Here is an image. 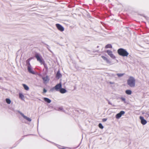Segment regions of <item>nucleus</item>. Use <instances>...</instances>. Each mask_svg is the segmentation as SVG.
<instances>
[{
  "label": "nucleus",
  "instance_id": "24",
  "mask_svg": "<svg viewBox=\"0 0 149 149\" xmlns=\"http://www.w3.org/2000/svg\"><path fill=\"white\" fill-rule=\"evenodd\" d=\"M107 118H103L102 119V121L103 122H105L106 121H107Z\"/></svg>",
  "mask_w": 149,
  "mask_h": 149
},
{
  "label": "nucleus",
  "instance_id": "17",
  "mask_svg": "<svg viewBox=\"0 0 149 149\" xmlns=\"http://www.w3.org/2000/svg\"><path fill=\"white\" fill-rule=\"evenodd\" d=\"M22 85L25 90H29V88L26 85L24 84H23Z\"/></svg>",
  "mask_w": 149,
  "mask_h": 149
},
{
  "label": "nucleus",
  "instance_id": "5",
  "mask_svg": "<svg viewBox=\"0 0 149 149\" xmlns=\"http://www.w3.org/2000/svg\"><path fill=\"white\" fill-rule=\"evenodd\" d=\"M28 65L27 67V69L28 71L30 73H32L33 74H35L33 70L32 69L31 66L30 65V63L29 62V61L28 62Z\"/></svg>",
  "mask_w": 149,
  "mask_h": 149
},
{
  "label": "nucleus",
  "instance_id": "27",
  "mask_svg": "<svg viewBox=\"0 0 149 149\" xmlns=\"http://www.w3.org/2000/svg\"><path fill=\"white\" fill-rule=\"evenodd\" d=\"M61 149H66L65 148H61Z\"/></svg>",
  "mask_w": 149,
  "mask_h": 149
},
{
  "label": "nucleus",
  "instance_id": "7",
  "mask_svg": "<svg viewBox=\"0 0 149 149\" xmlns=\"http://www.w3.org/2000/svg\"><path fill=\"white\" fill-rule=\"evenodd\" d=\"M35 57L36 58L38 61L42 64L43 63V61L41 58H40L38 54H36L35 55Z\"/></svg>",
  "mask_w": 149,
  "mask_h": 149
},
{
  "label": "nucleus",
  "instance_id": "20",
  "mask_svg": "<svg viewBox=\"0 0 149 149\" xmlns=\"http://www.w3.org/2000/svg\"><path fill=\"white\" fill-rule=\"evenodd\" d=\"M101 57L104 60H106L107 61L108 60L107 58L104 56H101Z\"/></svg>",
  "mask_w": 149,
  "mask_h": 149
},
{
  "label": "nucleus",
  "instance_id": "23",
  "mask_svg": "<svg viewBox=\"0 0 149 149\" xmlns=\"http://www.w3.org/2000/svg\"><path fill=\"white\" fill-rule=\"evenodd\" d=\"M121 100L123 101H125V98H124V97H122L121 98Z\"/></svg>",
  "mask_w": 149,
  "mask_h": 149
},
{
  "label": "nucleus",
  "instance_id": "2",
  "mask_svg": "<svg viewBox=\"0 0 149 149\" xmlns=\"http://www.w3.org/2000/svg\"><path fill=\"white\" fill-rule=\"evenodd\" d=\"M118 54L120 56H127L129 55L128 53L125 49L120 48L117 51Z\"/></svg>",
  "mask_w": 149,
  "mask_h": 149
},
{
  "label": "nucleus",
  "instance_id": "26",
  "mask_svg": "<svg viewBox=\"0 0 149 149\" xmlns=\"http://www.w3.org/2000/svg\"><path fill=\"white\" fill-rule=\"evenodd\" d=\"M109 83L110 84H114V83L113 82H109Z\"/></svg>",
  "mask_w": 149,
  "mask_h": 149
},
{
  "label": "nucleus",
  "instance_id": "14",
  "mask_svg": "<svg viewBox=\"0 0 149 149\" xmlns=\"http://www.w3.org/2000/svg\"><path fill=\"white\" fill-rule=\"evenodd\" d=\"M43 99L45 101L48 103H50L51 102V100H50L47 98L44 97L43 98Z\"/></svg>",
  "mask_w": 149,
  "mask_h": 149
},
{
  "label": "nucleus",
  "instance_id": "21",
  "mask_svg": "<svg viewBox=\"0 0 149 149\" xmlns=\"http://www.w3.org/2000/svg\"><path fill=\"white\" fill-rule=\"evenodd\" d=\"M99 127L101 129H102L103 128V126H102L101 123H99L98 125Z\"/></svg>",
  "mask_w": 149,
  "mask_h": 149
},
{
  "label": "nucleus",
  "instance_id": "13",
  "mask_svg": "<svg viewBox=\"0 0 149 149\" xmlns=\"http://www.w3.org/2000/svg\"><path fill=\"white\" fill-rule=\"evenodd\" d=\"M42 79L44 81V83H45L46 81H48L49 80L47 76L45 77H43Z\"/></svg>",
  "mask_w": 149,
  "mask_h": 149
},
{
  "label": "nucleus",
  "instance_id": "25",
  "mask_svg": "<svg viewBox=\"0 0 149 149\" xmlns=\"http://www.w3.org/2000/svg\"><path fill=\"white\" fill-rule=\"evenodd\" d=\"M43 91L44 93H45L47 92V91L45 88H44Z\"/></svg>",
  "mask_w": 149,
  "mask_h": 149
},
{
  "label": "nucleus",
  "instance_id": "22",
  "mask_svg": "<svg viewBox=\"0 0 149 149\" xmlns=\"http://www.w3.org/2000/svg\"><path fill=\"white\" fill-rule=\"evenodd\" d=\"M124 75V74H117V75L118 77H121L122 76H123Z\"/></svg>",
  "mask_w": 149,
  "mask_h": 149
},
{
  "label": "nucleus",
  "instance_id": "4",
  "mask_svg": "<svg viewBox=\"0 0 149 149\" xmlns=\"http://www.w3.org/2000/svg\"><path fill=\"white\" fill-rule=\"evenodd\" d=\"M56 26L58 29L59 31H63L64 30V28L59 24H56Z\"/></svg>",
  "mask_w": 149,
  "mask_h": 149
},
{
  "label": "nucleus",
  "instance_id": "1",
  "mask_svg": "<svg viewBox=\"0 0 149 149\" xmlns=\"http://www.w3.org/2000/svg\"><path fill=\"white\" fill-rule=\"evenodd\" d=\"M127 84L131 87H134L135 86L136 80L132 77H130L127 80Z\"/></svg>",
  "mask_w": 149,
  "mask_h": 149
},
{
  "label": "nucleus",
  "instance_id": "18",
  "mask_svg": "<svg viewBox=\"0 0 149 149\" xmlns=\"http://www.w3.org/2000/svg\"><path fill=\"white\" fill-rule=\"evenodd\" d=\"M125 93L128 95H131L132 93V91L130 90H127L125 91Z\"/></svg>",
  "mask_w": 149,
  "mask_h": 149
},
{
  "label": "nucleus",
  "instance_id": "8",
  "mask_svg": "<svg viewBox=\"0 0 149 149\" xmlns=\"http://www.w3.org/2000/svg\"><path fill=\"white\" fill-rule=\"evenodd\" d=\"M125 112L124 111H121L119 113L117 114L116 116V117L117 119L119 118L122 116L125 113Z\"/></svg>",
  "mask_w": 149,
  "mask_h": 149
},
{
  "label": "nucleus",
  "instance_id": "16",
  "mask_svg": "<svg viewBox=\"0 0 149 149\" xmlns=\"http://www.w3.org/2000/svg\"><path fill=\"white\" fill-rule=\"evenodd\" d=\"M112 46L110 44H107L105 47L106 48H112Z\"/></svg>",
  "mask_w": 149,
  "mask_h": 149
},
{
  "label": "nucleus",
  "instance_id": "6",
  "mask_svg": "<svg viewBox=\"0 0 149 149\" xmlns=\"http://www.w3.org/2000/svg\"><path fill=\"white\" fill-rule=\"evenodd\" d=\"M107 52L109 55L113 59H115L116 58L115 56L113 54L112 52V51L109 50H108L107 51Z\"/></svg>",
  "mask_w": 149,
  "mask_h": 149
},
{
  "label": "nucleus",
  "instance_id": "19",
  "mask_svg": "<svg viewBox=\"0 0 149 149\" xmlns=\"http://www.w3.org/2000/svg\"><path fill=\"white\" fill-rule=\"evenodd\" d=\"M6 102L8 104H10L11 103L10 100L8 98H7L6 99Z\"/></svg>",
  "mask_w": 149,
  "mask_h": 149
},
{
  "label": "nucleus",
  "instance_id": "15",
  "mask_svg": "<svg viewBox=\"0 0 149 149\" xmlns=\"http://www.w3.org/2000/svg\"><path fill=\"white\" fill-rule=\"evenodd\" d=\"M19 98L22 100H24V97L23 94L21 93H19Z\"/></svg>",
  "mask_w": 149,
  "mask_h": 149
},
{
  "label": "nucleus",
  "instance_id": "3",
  "mask_svg": "<svg viewBox=\"0 0 149 149\" xmlns=\"http://www.w3.org/2000/svg\"><path fill=\"white\" fill-rule=\"evenodd\" d=\"M62 87V84L61 82L57 84L52 88L53 89L55 90L56 91H59Z\"/></svg>",
  "mask_w": 149,
  "mask_h": 149
},
{
  "label": "nucleus",
  "instance_id": "11",
  "mask_svg": "<svg viewBox=\"0 0 149 149\" xmlns=\"http://www.w3.org/2000/svg\"><path fill=\"white\" fill-rule=\"evenodd\" d=\"M62 76L61 74L60 73L59 71H58L56 75V77L58 79H59Z\"/></svg>",
  "mask_w": 149,
  "mask_h": 149
},
{
  "label": "nucleus",
  "instance_id": "9",
  "mask_svg": "<svg viewBox=\"0 0 149 149\" xmlns=\"http://www.w3.org/2000/svg\"><path fill=\"white\" fill-rule=\"evenodd\" d=\"M139 118L141 121V123L143 125H145L147 123V121L144 119V118L142 116H140Z\"/></svg>",
  "mask_w": 149,
  "mask_h": 149
},
{
  "label": "nucleus",
  "instance_id": "10",
  "mask_svg": "<svg viewBox=\"0 0 149 149\" xmlns=\"http://www.w3.org/2000/svg\"><path fill=\"white\" fill-rule=\"evenodd\" d=\"M20 114L22 115V116L24 118H25V119H26V120H28V121H31V119L27 117V116H24V114L22 113H20Z\"/></svg>",
  "mask_w": 149,
  "mask_h": 149
},
{
  "label": "nucleus",
  "instance_id": "28",
  "mask_svg": "<svg viewBox=\"0 0 149 149\" xmlns=\"http://www.w3.org/2000/svg\"><path fill=\"white\" fill-rule=\"evenodd\" d=\"M31 58H29V60H31Z\"/></svg>",
  "mask_w": 149,
  "mask_h": 149
},
{
  "label": "nucleus",
  "instance_id": "12",
  "mask_svg": "<svg viewBox=\"0 0 149 149\" xmlns=\"http://www.w3.org/2000/svg\"><path fill=\"white\" fill-rule=\"evenodd\" d=\"M59 91L61 93H64L66 92L67 91L65 89L61 88Z\"/></svg>",
  "mask_w": 149,
  "mask_h": 149
}]
</instances>
